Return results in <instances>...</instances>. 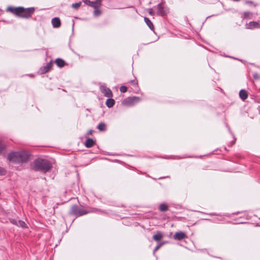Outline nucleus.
I'll return each mask as SVG.
<instances>
[{
  "label": "nucleus",
  "mask_w": 260,
  "mask_h": 260,
  "mask_svg": "<svg viewBox=\"0 0 260 260\" xmlns=\"http://www.w3.org/2000/svg\"><path fill=\"white\" fill-rule=\"evenodd\" d=\"M144 21L146 24L148 25V26L149 27V28L151 30L154 31L155 28L151 21L147 17L144 18Z\"/></svg>",
  "instance_id": "nucleus-17"
},
{
  "label": "nucleus",
  "mask_w": 260,
  "mask_h": 260,
  "mask_svg": "<svg viewBox=\"0 0 260 260\" xmlns=\"http://www.w3.org/2000/svg\"><path fill=\"white\" fill-rule=\"evenodd\" d=\"M252 13L250 12H244L242 16V19H251L252 18Z\"/></svg>",
  "instance_id": "nucleus-23"
},
{
  "label": "nucleus",
  "mask_w": 260,
  "mask_h": 260,
  "mask_svg": "<svg viewBox=\"0 0 260 260\" xmlns=\"http://www.w3.org/2000/svg\"><path fill=\"white\" fill-rule=\"evenodd\" d=\"M91 212L98 213H107L106 211L105 210H102L100 209L95 208L92 209V210H91Z\"/></svg>",
  "instance_id": "nucleus-25"
},
{
  "label": "nucleus",
  "mask_w": 260,
  "mask_h": 260,
  "mask_svg": "<svg viewBox=\"0 0 260 260\" xmlns=\"http://www.w3.org/2000/svg\"><path fill=\"white\" fill-rule=\"evenodd\" d=\"M88 213H89V211H87L83 209L80 208L77 205H73V206H72L70 211V214L71 215H74L76 217H79L86 215Z\"/></svg>",
  "instance_id": "nucleus-4"
},
{
  "label": "nucleus",
  "mask_w": 260,
  "mask_h": 260,
  "mask_svg": "<svg viewBox=\"0 0 260 260\" xmlns=\"http://www.w3.org/2000/svg\"><path fill=\"white\" fill-rule=\"evenodd\" d=\"M115 101L111 98H108L106 102V105L108 108L112 107L115 104Z\"/></svg>",
  "instance_id": "nucleus-21"
},
{
  "label": "nucleus",
  "mask_w": 260,
  "mask_h": 260,
  "mask_svg": "<svg viewBox=\"0 0 260 260\" xmlns=\"http://www.w3.org/2000/svg\"><path fill=\"white\" fill-rule=\"evenodd\" d=\"M6 173V170L4 168L0 167V175H5Z\"/></svg>",
  "instance_id": "nucleus-31"
},
{
  "label": "nucleus",
  "mask_w": 260,
  "mask_h": 260,
  "mask_svg": "<svg viewBox=\"0 0 260 260\" xmlns=\"http://www.w3.org/2000/svg\"><path fill=\"white\" fill-rule=\"evenodd\" d=\"M52 24L54 28H58L61 25L60 20L58 17H54L52 19Z\"/></svg>",
  "instance_id": "nucleus-11"
},
{
  "label": "nucleus",
  "mask_w": 260,
  "mask_h": 260,
  "mask_svg": "<svg viewBox=\"0 0 260 260\" xmlns=\"http://www.w3.org/2000/svg\"><path fill=\"white\" fill-rule=\"evenodd\" d=\"M95 141L92 139L88 138L85 142V146L87 148H90L94 145Z\"/></svg>",
  "instance_id": "nucleus-14"
},
{
  "label": "nucleus",
  "mask_w": 260,
  "mask_h": 260,
  "mask_svg": "<svg viewBox=\"0 0 260 260\" xmlns=\"http://www.w3.org/2000/svg\"><path fill=\"white\" fill-rule=\"evenodd\" d=\"M239 96L242 100H245L248 98L247 91L245 90L241 89L239 91Z\"/></svg>",
  "instance_id": "nucleus-18"
},
{
  "label": "nucleus",
  "mask_w": 260,
  "mask_h": 260,
  "mask_svg": "<svg viewBox=\"0 0 260 260\" xmlns=\"http://www.w3.org/2000/svg\"><path fill=\"white\" fill-rule=\"evenodd\" d=\"M81 5V2H78V3H76L72 4V7L74 9H77L78 8H79L80 7Z\"/></svg>",
  "instance_id": "nucleus-28"
},
{
  "label": "nucleus",
  "mask_w": 260,
  "mask_h": 260,
  "mask_svg": "<svg viewBox=\"0 0 260 260\" xmlns=\"http://www.w3.org/2000/svg\"><path fill=\"white\" fill-rule=\"evenodd\" d=\"M100 90L105 96L107 98L112 97L113 93L111 90L109 88L107 87L105 85H101Z\"/></svg>",
  "instance_id": "nucleus-7"
},
{
  "label": "nucleus",
  "mask_w": 260,
  "mask_h": 260,
  "mask_svg": "<svg viewBox=\"0 0 260 260\" xmlns=\"http://www.w3.org/2000/svg\"><path fill=\"white\" fill-rule=\"evenodd\" d=\"M174 239L176 240L181 241L186 238L187 237L186 234L182 232H176L174 236Z\"/></svg>",
  "instance_id": "nucleus-10"
},
{
  "label": "nucleus",
  "mask_w": 260,
  "mask_h": 260,
  "mask_svg": "<svg viewBox=\"0 0 260 260\" xmlns=\"http://www.w3.org/2000/svg\"><path fill=\"white\" fill-rule=\"evenodd\" d=\"M246 4H253V2L251 1H246Z\"/></svg>",
  "instance_id": "nucleus-37"
},
{
  "label": "nucleus",
  "mask_w": 260,
  "mask_h": 260,
  "mask_svg": "<svg viewBox=\"0 0 260 260\" xmlns=\"http://www.w3.org/2000/svg\"><path fill=\"white\" fill-rule=\"evenodd\" d=\"M7 12H9L16 16L24 19L30 18L35 11L34 7L25 8L23 7H8L6 9Z\"/></svg>",
  "instance_id": "nucleus-1"
},
{
  "label": "nucleus",
  "mask_w": 260,
  "mask_h": 260,
  "mask_svg": "<svg viewBox=\"0 0 260 260\" xmlns=\"http://www.w3.org/2000/svg\"><path fill=\"white\" fill-rule=\"evenodd\" d=\"M102 0H95V1H92L90 7L94 9L100 8L102 6Z\"/></svg>",
  "instance_id": "nucleus-15"
},
{
  "label": "nucleus",
  "mask_w": 260,
  "mask_h": 260,
  "mask_svg": "<svg viewBox=\"0 0 260 260\" xmlns=\"http://www.w3.org/2000/svg\"><path fill=\"white\" fill-rule=\"evenodd\" d=\"M6 149V146L3 145L1 142H0V155L2 153L3 151Z\"/></svg>",
  "instance_id": "nucleus-30"
},
{
  "label": "nucleus",
  "mask_w": 260,
  "mask_h": 260,
  "mask_svg": "<svg viewBox=\"0 0 260 260\" xmlns=\"http://www.w3.org/2000/svg\"><path fill=\"white\" fill-rule=\"evenodd\" d=\"M52 61H50L49 62L47 63L45 66L42 67L40 68L39 72L41 74H44L46 73H48L52 67Z\"/></svg>",
  "instance_id": "nucleus-8"
},
{
  "label": "nucleus",
  "mask_w": 260,
  "mask_h": 260,
  "mask_svg": "<svg viewBox=\"0 0 260 260\" xmlns=\"http://www.w3.org/2000/svg\"><path fill=\"white\" fill-rule=\"evenodd\" d=\"M127 90V88L126 86L122 85L120 87V91L122 93H124L126 92Z\"/></svg>",
  "instance_id": "nucleus-29"
},
{
  "label": "nucleus",
  "mask_w": 260,
  "mask_h": 260,
  "mask_svg": "<svg viewBox=\"0 0 260 260\" xmlns=\"http://www.w3.org/2000/svg\"><path fill=\"white\" fill-rule=\"evenodd\" d=\"M210 215L215 216V217H214L212 220L214 222H218V221H221L224 220V217L220 214H216L215 213H211L210 214Z\"/></svg>",
  "instance_id": "nucleus-13"
},
{
  "label": "nucleus",
  "mask_w": 260,
  "mask_h": 260,
  "mask_svg": "<svg viewBox=\"0 0 260 260\" xmlns=\"http://www.w3.org/2000/svg\"><path fill=\"white\" fill-rule=\"evenodd\" d=\"M129 83L133 86V89L138 91L139 90V88L138 86V82L136 79L131 80L129 81Z\"/></svg>",
  "instance_id": "nucleus-16"
},
{
  "label": "nucleus",
  "mask_w": 260,
  "mask_h": 260,
  "mask_svg": "<svg viewBox=\"0 0 260 260\" xmlns=\"http://www.w3.org/2000/svg\"><path fill=\"white\" fill-rule=\"evenodd\" d=\"M55 63L59 68H62L66 65V62L61 58H58L55 60Z\"/></svg>",
  "instance_id": "nucleus-20"
},
{
  "label": "nucleus",
  "mask_w": 260,
  "mask_h": 260,
  "mask_svg": "<svg viewBox=\"0 0 260 260\" xmlns=\"http://www.w3.org/2000/svg\"><path fill=\"white\" fill-rule=\"evenodd\" d=\"M30 168L35 171L46 173L51 171L52 165L51 162L47 159L38 158L31 163Z\"/></svg>",
  "instance_id": "nucleus-2"
},
{
  "label": "nucleus",
  "mask_w": 260,
  "mask_h": 260,
  "mask_svg": "<svg viewBox=\"0 0 260 260\" xmlns=\"http://www.w3.org/2000/svg\"><path fill=\"white\" fill-rule=\"evenodd\" d=\"M158 209L160 212H166L168 210L169 207L166 203H162L159 205Z\"/></svg>",
  "instance_id": "nucleus-19"
},
{
  "label": "nucleus",
  "mask_w": 260,
  "mask_h": 260,
  "mask_svg": "<svg viewBox=\"0 0 260 260\" xmlns=\"http://www.w3.org/2000/svg\"><path fill=\"white\" fill-rule=\"evenodd\" d=\"M17 226L21 227L22 228H27V225L25 222L21 220H18V223Z\"/></svg>",
  "instance_id": "nucleus-26"
},
{
  "label": "nucleus",
  "mask_w": 260,
  "mask_h": 260,
  "mask_svg": "<svg viewBox=\"0 0 260 260\" xmlns=\"http://www.w3.org/2000/svg\"><path fill=\"white\" fill-rule=\"evenodd\" d=\"M141 101V98L138 96H129L124 99L122 102V105L126 106H132Z\"/></svg>",
  "instance_id": "nucleus-5"
},
{
  "label": "nucleus",
  "mask_w": 260,
  "mask_h": 260,
  "mask_svg": "<svg viewBox=\"0 0 260 260\" xmlns=\"http://www.w3.org/2000/svg\"><path fill=\"white\" fill-rule=\"evenodd\" d=\"M10 221L11 223H12L13 224L17 225L18 221L17 220H16L15 219H10Z\"/></svg>",
  "instance_id": "nucleus-34"
},
{
  "label": "nucleus",
  "mask_w": 260,
  "mask_h": 260,
  "mask_svg": "<svg viewBox=\"0 0 260 260\" xmlns=\"http://www.w3.org/2000/svg\"><path fill=\"white\" fill-rule=\"evenodd\" d=\"M164 237V235L160 231H157L156 234L153 236L152 239L156 242H159Z\"/></svg>",
  "instance_id": "nucleus-12"
},
{
  "label": "nucleus",
  "mask_w": 260,
  "mask_h": 260,
  "mask_svg": "<svg viewBox=\"0 0 260 260\" xmlns=\"http://www.w3.org/2000/svg\"><path fill=\"white\" fill-rule=\"evenodd\" d=\"M94 9V10L93 11V15L94 16L98 17V16H99L100 15H101V14H102V12L99 9V8H96V9Z\"/></svg>",
  "instance_id": "nucleus-27"
},
{
  "label": "nucleus",
  "mask_w": 260,
  "mask_h": 260,
  "mask_svg": "<svg viewBox=\"0 0 260 260\" xmlns=\"http://www.w3.org/2000/svg\"><path fill=\"white\" fill-rule=\"evenodd\" d=\"M245 27L248 29L260 28V23L256 21H251L248 23L246 24Z\"/></svg>",
  "instance_id": "nucleus-9"
},
{
  "label": "nucleus",
  "mask_w": 260,
  "mask_h": 260,
  "mask_svg": "<svg viewBox=\"0 0 260 260\" xmlns=\"http://www.w3.org/2000/svg\"><path fill=\"white\" fill-rule=\"evenodd\" d=\"M253 77L255 80H258L260 79V75L258 73H255L253 74Z\"/></svg>",
  "instance_id": "nucleus-32"
},
{
  "label": "nucleus",
  "mask_w": 260,
  "mask_h": 260,
  "mask_svg": "<svg viewBox=\"0 0 260 260\" xmlns=\"http://www.w3.org/2000/svg\"><path fill=\"white\" fill-rule=\"evenodd\" d=\"M29 76H30V77H34V75H29Z\"/></svg>",
  "instance_id": "nucleus-39"
},
{
  "label": "nucleus",
  "mask_w": 260,
  "mask_h": 260,
  "mask_svg": "<svg viewBox=\"0 0 260 260\" xmlns=\"http://www.w3.org/2000/svg\"><path fill=\"white\" fill-rule=\"evenodd\" d=\"M29 154L24 151H12L7 156V159L14 164H21L28 161Z\"/></svg>",
  "instance_id": "nucleus-3"
},
{
  "label": "nucleus",
  "mask_w": 260,
  "mask_h": 260,
  "mask_svg": "<svg viewBox=\"0 0 260 260\" xmlns=\"http://www.w3.org/2000/svg\"><path fill=\"white\" fill-rule=\"evenodd\" d=\"M167 243V241H164L161 243H159L157 244V246L154 248L153 250V253H154L157 250H158L162 245L166 244Z\"/></svg>",
  "instance_id": "nucleus-24"
},
{
  "label": "nucleus",
  "mask_w": 260,
  "mask_h": 260,
  "mask_svg": "<svg viewBox=\"0 0 260 260\" xmlns=\"http://www.w3.org/2000/svg\"><path fill=\"white\" fill-rule=\"evenodd\" d=\"M97 128L101 132H104L107 129L106 124L104 122H100L97 126Z\"/></svg>",
  "instance_id": "nucleus-22"
},
{
  "label": "nucleus",
  "mask_w": 260,
  "mask_h": 260,
  "mask_svg": "<svg viewBox=\"0 0 260 260\" xmlns=\"http://www.w3.org/2000/svg\"><path fill=\"white\" fill-rule=\"evenodd\" d=\"M156 14L160 16H165L169 13V9L164 6L163 3H160L157 6Z\"/></svg>",
  "instance_id": "nucleus-6"
},
{
  "label": "nucleus",
  "mask_w": 260,
  "mask_h": 260,
  "mask_svg": "<svg viewBox=\"0 0 260 260\" xmlns=\"http://www.w3.org/2000/svg\"><path fill=\"white\" fill-rule=\"evenodd\" d=\"M148 13L149 14L151 15V16H154L155 13L153 11V10L152 9L150 8V9H149L148 10Z\"/></svg>",
  "instance_id": "nucleus-35"
},
{
  "label": "nucleus",
  "mask_w": 260,
  "mask_h": 260,
  "mask_svg": "<svg viewBox=\"0 0 260 260\" xmlns=\"http://www.w3.org/2000/svg\"><path fill=\"white\" fill-rule=\"evenodd\" d=\"M93 131L92 130L90 129V130H89V131H88V132H87V135H92V133H93Z\"/></svg>",
  "instance_id": "nucleus-36"
},
{
  "label": "nucleus",
  "mask_w": 260,
  "mask_h": 260,
  "mask_svg": "<svg viewBox=\"0 0 260 260\" xmlns=\"http://www.w3.org/2000/svg\"><path fill=\"white\" fill-rule=\"evenodd\" d=\"M82 2L86 5L90 6L91 3L92 1H90V0H82Z\"/></svg>",
  "instance_id": "nucleus-33"
},
{
  "label": "nucleus",
  "mask_w": 260,
  "mask_h": 260,
  "mask_svg": "<svg viewBox=\"0 0 260 260\" xmlns=\"http://www.w3.org/2000/svg\"><path fill=\"white\" fill-rule=\"evenodd\" d=\"M169 176H167V177H160L159 179H165V178H169Z\"/></svg>",
  "instance_id": "nucleus-38"
}]
</instances>
